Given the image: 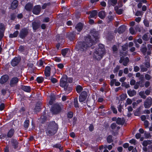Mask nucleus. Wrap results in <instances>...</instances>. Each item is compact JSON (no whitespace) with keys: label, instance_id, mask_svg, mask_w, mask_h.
<instances>
[{"label":"nucleus","instance_id":"obj_1","mask_svg":"<svg viewBox=\"0 0 152 152\" xmlns=\"http://www.w3.org/2000/svg\"><path fill=\"white\" fill-rule=\"evenodd\" d=\"M99 38L98 34L97 33H91L84 38L83 42H80L76 45V48L77 50L83 52H88L90 47L96 42Z\"/></svg>","mask_w":152,"mask_h":152},{"label":"nucleus","instance_id":"obj_2","mask_svg":"<svg viewBox=\"0 0 152 152\" xmlns=\"http://www.w3.org/2000/svg\"><path fill=\"white\" fill-rule=\"evenodd\" d=\"M104 45L102 44L99 45V48H96L93 54V57L98 60H100L104 53Z\"/></svg>","mask_w":152,"mask_h":152},{"label":"nucleus","instance_id":"obj_3","mask_svg":"<svg viewBox=\"0 0 152 152\" xmlns=\"http://www.w3.org/2000/svg\"><path fill=\"white\" fill-rule=\"evenodd\" d=\"M67 80V76H63L61 79L60 85L61 87L63 88L65 91H66V93L68 94L71 91L72 89L71 87L68 86V84L66 82Z\"/></svg>","mask_w":152,"mask_h":152},{"label":"nucleus","instance_id":"obj_4","mask_svg":"<svg viewBox=\"0 0 152 152\" xmlns=\"http://www.w3.org/2000/svg\"><path fill=\"white\" fill-rule=\"evenodd\" d=\"M58 125L54 122L50 124L46 131V133L51 135L55 134L58 129Z\"/></svg>","mask_w":152,"mask_h":152},{"label":"nucleus","instance_id":"obj_5","mask_svg":"<svg viewBox=\"0 0 152 152\" xmlns=\"http://www.w3.org/2000/svg\"><path fill=\"white\" fill-rule=\"evenodd\" d=\"M152 104V99L150 97L147 98L144 103V107L148 108L150 107Z\"/></svg>","mask_w":152,"mask_h":152},{"label":"nucleus","instance_id":"obj_6","mask_svg":"<svg viewBox=\"0 0 152 152\" xmlns=\"http://www.w3.org/2000/svg\"><path fill=\"white\" fill-rule=\"evenodd\" d=\"M60 110L61 107L59 104H55L52 108L51 111L53 113L56 114L60 111Z\"/></svg>","mask_w":152,"mask_h":152},{"label":"nucleus","instance_id":"obj_7","mask_svg":"<svg viewBox=\"0 0 152 152\" xmlns=\"http://www.w3.org/2000/svg\"><path fill=\"white\" fill-rule=\"evenodd\" d=\"M87 96V93L86 91L82 92L79 97V101L80 102H83L86 99Z\"/></svg>","mask_w":152,"mask_h":152},{"label":"nucleus","instance_id":"obj_8","mask_svg":"<svg viewBox=\"0 0 152 152\" xmlns=\"http://www.w3.org/2000/svg\"><path fill=\"white\" fill-rule=\"evenodd\" d=\"M18 82V79L17 77H14L10 80V85L12 86L16 84Z\"/></svg>","mask_w":152,"mask_h":152},{"label":"nucleus","instance_id":"obj_9","mask_svg":"<svg viewBox=\"0 0 152 152\" xmlns=\"http://www.w3.org/2000/svg\"><path fill=\"white\" fill-rule=\"evenodd\" d=\"M9 79L8 75H5L2 76L0 79V83L3 84L6 82Z\"/></svg>","mask_w":152,"mask_h":152},{"label":"nucleus","instance_id":"obj_10","mask_svg":"<svg viewBox=\"0 0 152 152\" xmlns=\"http://www.w3.org/2000/svg\"><path fill=\"white\" fill-rule=\"evenodd\" d=\"M41 7L37 5L34 7L33 10V13L36 15H38L40 11Z\"/></svg>","mask_w":152,"mask_h":152},{"label":"nucleus","instance_id":"obj_11","mask_svg":"<svg viewBox=\"0 0 152 152\" xmlns=\"http://www.w3.org/2000/svg\"><path fill=\"white\" fill-rule=\"evenodd\" d=\"M20 61V58L15 57L11 61V64L13 66H15L19 63Z\"/></svg>","mask_w":152,"mask_h":152},{"label":"nucleus","instance_id":"obj_12","mask_svg":"<svg viewBox=\"0 0 152 152\" xmlns=\"http://www.w3.org/2000/svg\"><path fill=\"white\" fill-rule=\"evenodd\" d=\"M129 62V59L128 58L126 57L125 59H123V56L121 57V59L120 60V62L121 63L123 62V64L125 66L127 65Z\"/></svg>","mask_w":152,"mask_h":152},{"label":"nucleus","instance_id":"obj_13","mask_svg":"<svg viewBox=\"0 0 152 152\" xmlns=\"http://www.w3.org/2000/svg\"><path fill=\"white\" fill-rule=\"evenodd\" d=\"M50 68L49 66H47L46 67L45 73L46 77H49L50 75Z\"/></svg>","mask_w":152,"mask_h":152},{"label":"nucleus","instance_id":"obj_14","mask_svg":"<svg viewBox=\"0 0 152 152\" xmlns=\"http://www.w3.org/2000/svg\"><path fill=\"white\" fill-rule=\"evenodd\" d=\"M4 31V26L2 24H0V40L3 36Z\"/></svg>","mask_w":152,"mask_h":152},{"label":"nucleus","instance_id":"obj_15","mask_svg":"<svg viewBox=\"0 0 152 152\" xmlns=\"http://www.w3.org/2000/svg\"><path fill=\"white\" fill-rule=\"evenodd\" d=\"M62 54L64 56H65L67 54H69L70 53V51L69 49L66 48L62 50Z\"/></svg>","mask_w":152,"mask_h":152},{"label":"nucleus","instance_id":"obj_16","mask_svg":"<svg viewBox=\"0 0 152 152\" xmlns=\"http://www.w3.org/2000/svg\"><path fill=\"white\" fill-rule=\"evenodd\" d=\"M18 5V1L17 0H14L12 2V3L11 6V8L12 9H15L17 7Z\"/></svg>","mask_w":152,"mask_h":152},{"label":"nucleus","instance_id":"obj_17","mask_svg":"<svg viewBox=\"0 0 152 152\" xmlns=\"http://www.w3.org/2000/svg\"><path fill=\"white\" fill-rule=\"evenodd\" d=\"M125 29V26H122L118 28V31L119 33H122L124 31Z\"/></svg>","mask_w":152,"mask_h":152},{"label":"nucleus","instance_id":"obj_18","mask_svg":"<svg viewBox=\"0 0 152 152\" xmlns=\"http://www.w3.org/2000/svg\"><path fill=\"white\" fill-rule=\"evenodd\" d=\"M125 122V120L124 118L121 119L120 118H118L116 120V122L118 124L122 125Z\"/></svg>","mask_w":152,"mask_h":152},{"label":"nucleus","instance_id":"obj_19","mask_svg":"<svg viewBox=\"0 0 152 152\" xmlns=\"http://www.w3.org/2000/svg\"><path fill=\"white\" fill-rule=\"evenodd\" d=\"M106 15L105 12L104 11H102L99 13V16L101 19L104 18Z\"/></svg>","mask_w":152,"mask_h":152},{"label":"nucleus","instance_id":"obj_20","mask_svg":"<svg viewBox=\"0 0 152 152\" xmlns=\"http://www.w3.org/2000/svg\"><path fill=\"white\" fill-rule=\"evenodd\" d=\"M83 28V25L81 23H78L75 27V28L79 31H80Z\"/></svg>","mask_w":152,"mask_h":152},{"label":"nucleus","instance_id":"obj_21","mask_svg":"<svg viewBox=\"0 0 152 152\" xmlns=\"http://www.w3.org/2000/svg\"><path fill=\"white\" fill-rule=\"evenodd\" d=\"M127 93L130 96H133L136 94V91L134 90H129L128 91Z\"/></svg>","mask_w":152,"mask_h":152},{"label":"nucleus","instance_id":"obj_22","mask_svg":"<svg viewBox=\"0 0 152 152\" xmlns=\"http://www.w3.org/2000/svg\"><path fill=\"white\" fill-rule=\"evenodd\" d=\"M152 142L149 140H145L142 143V145L144 147H146L148 145L151 144Z\"/></svg>","mask_w":152,"mask_h":152},{"label":"nucleus","instance_id":"obj_23","mask_svg":"<svg viewBox=\"0 0 152 152\" xmlns=\"http://www.w3.org/2000/svg\"><path fill=\"white\" fill-rule=\"evenodd\" d=\"M18 33L19 32L18 31H16L13 34H10L9 37L11 38L16 37H17Z\"/></svg>","mask_w":152,"mask_h":152},{"label":"nucleus","instance_id":"obj_24","mask_svg":"<svg viewBox=\"0 0 152 152\" xmlns=\"http://www.w3.org/2000/svg\"><path fill=\"white\" fill-rule=\"evenodd\" d=\"M22 88L23 91L27 92H29L30 91V88L29 86H23Z\"/></svg>","mask_w":152,"mask_h":152},{"label":"nucleus","instance_id":"obj_25","mask_svg":"<svg viewBox=\"0 0 152 152\" xmlns=\"http://www.w3.org/2000/svg\"><path fill=\"white\" fill-rule=\"evenodd\" d=\"M32 25L33 29L34 30L37 29L39 26V23L35 22L32 23Z\"/></svg>","mask_w":152,"mask_h":152},{"label":"nucleus","instance_id":"obj_26","mask_svg":"<svg viewBox=\"0 0 152 152\" xmlns=\"http://www.w3.org/2000/svg\"><path fill=\"white\" fill-rule=\"evenodd\" d=\"M97 12L95 10H93L91 12L89 18H94L97 15Z\"/></svg>","mask_w":152,"mask_h":152},{"label":"nucleus","instance_id":"obj_27","mask_svg":"<svg viewBox=\"0 0 152 152\" xmlns=\"http://www.w3.org/2000/svg\"><path fill=\"white\" fill-rule=\"evenodd\" d=\"M14 130L13 129H11L8 132L7 136L9 137H11L14 134Z\"/></svg>","mask_w":152,"mask_h":152},{"label":"nucleus","instance_id":"obj_28","mask_svg":"<svg viewBox=\"0 0 152 152\" xmlns=\"http://www.w3.org/2000/svg\"><path fill=\"white\" fill-rule=\"evenodd\" d=\"M115 9L116 10V12L118 14L120 15L122 13L123 10L122 9H118L117 6L115 7Z\"/></svg>","mask_w":152,"mask_h":152},{"label":"nucleus","instance_id":"obj_29","mask_svg":"<svg viewBox=\"0 0 152 152\" xmlns=\"http://www.w3.org/2000/svg\"><path fill=\"white\" fill-rule=\"evenodd\" d=\"M82 89L83 88L82 87L80 86H77L76 88V91L78 93H80V92Z\"/></svg>","mask_w":152,"mask_h":152},{"label":"nucleus","instance_id":"obj_30","mask_svg":"<svg viewBox=\"0 0 152 152\" xmlns=\"http://www.w3.org/2000/svg\"><path fill=\"white\" fill-rule=\"evenodd\" d=\"M49 79L50 80L51 82L53 83H55L57 82V80L56 78L52 77L50 78Z\"/></svg>","mask_w":152,"mask_h":152},{"label":"nucleus","instance_id":"obj_31","mask_svg":"<svg viewBox=\"0 0 152 152\" xmlns=\"http://www.w3.org/2000/svg\"><path fill=\"white\" fill-rule=\"evenodd\" d=\"M32 7V5L31 4H27L25 6V9L28 10H29Z\"/></svg>","mask_w":152,"mask_h":152},{"label":"nucleus","instance_id":"obj_32","mask_svg":"<svg viewBox=\"0 0 152 152\" xmlns=\"http://www.w3.org/2000/svg\"><path fill=\"white\" fill-rule=\"evenodd\" d=\"M37 80L38 83H40L43 81V78L42 77H37Z\"/></svg>","mask_w":152,"mask_h":152},{"label":"nucleus","instance_id":"obj_33","mask_svg":"<svg viewBox=\"0 0 152 152\" xmlns=\"http://www.w3.org/2000/svg\"><path fill=\"white\" fill-rule=\"evenodd\" d=\"M129 31L130 33L132 34H135L136 33V31H134V28L132 27H131L129 29Z\"/></svg>","mask_w":152,"mask_h":152},{"label":"nucleus","instance_id":"obj_34","mask_svg":"<svg viewBox=\"0 0 152 152\" xmlns=\"http://www.w3.org/2000/svg\"><path fill=\"white\" fill-rule=\"evenodd\" d=\"M139 95L142 98L145 99L146 98V96L145 95L143 91H140L139 93Z\"/></svg>","mask_w":152,"mask_h":152},{"label":"nucleus","instance_id":"obj_35","mask_svg":"<svg viewBox=\"0 0 152 152\" xmlns=\"http://www.w3.org/2000/svg\"><path fill=\"white\" fill-rule=\"evenodd\" d=\"M74 103L75 107H78L77 98H75L74 99Z\"/></svg>","mask_w":152,"mask_h":152},{"label":"nucleus","instance_id":"obj_36","mask_svg":"<svg viewBox=\"0 0 152 152\" xmlns=\"http://www.w3.org/2000/svg\"><path fill=\"white\" fill-rule=\"evenodd\" d=\"M107 141L108 143H111L113 141L112 136L111 135L109 136L107 138Z\"/></svg>","mask_w":152,"mask_h":152},{"label":"nucleus","instance_id":"obj_37","mask_svg":"<svg viewBox=\"0 0 152 152\" xmlns=\"http://www.w3.org/2000/svg\"><path fill=\"white\" fill-rule=\"evenodd\" d=\"M55 99V97L54 96H52L51 97V98L50 101L49 102V104L51 105L52 104L54 100Z\"/></svg>","mask_w":152,"mask_h":152},{"label":"nucleus","instance_id":"obj_38","mask_svg":"<svg viewBox=\"0 0 152 152\" xmlns=\"http://www.w3.org/2000/svg\"><path fill=\"white\" fill-rule=\"evenodd\" d=\"M132 100L131 99H130L129 98H128L127 99L126 102L125 104V105H126L127 104H130L132 103Z\"/></svg>","mask_w":152,"mask_h":152},{"label":"nucleus","instance_id":"obj_39","mask_svg":"<svg viewBox=\"0 0 152 152\" xmlns=\"http://www.w3.org/2000/svg\"><path fill=\"white\" fill-rule=\"evenodd\" d=\"M111 108L113 111L114 113L116 114L117 113V110L113 106H111Z\"/></svg>","mask_w":152,"mask_h":152},{"label":"nucleus","instance_id":"obj_40","mask_svg":"<svg viewBox=\"0 0 152 152\" xmlns=\"http://www.w3.org/2000/svg\"><path fill=\"white\" fill-rule=\"evenodd\" d=\"M26 35V33H23V31H22L20 33V37L21 38H23Z\"/></svg>","mask_w":152,"mask_h":152},{"label":"nucleus","instance_id":"obj_41","mask_svg":"<svg viewBox=\"0 0 152 152\" xmlns=\"http://www.w3.org/2000/svg\"><path fill=\"white\" fill-rule=\"evenodd\" d=\"M128 45L127 43H126L122 47L123 50L124 51H125L127 49Z\"/></svg>","mask_w":152,"mask_h":152},{"label":"nucleus","instance_id":"obj_42","mask_svg":"<svg viewBox=\"0 0 152 152\" xmlns=\"http://www.w3.org/2000/svg\"><path fill=\"white\" fill-rule=\"evenodd\" d=\"M127 97V95L126 94H122L121 96V100H123L126 98Z\"/></svg>","mask_w":152,"mask_h":152},{"label":"nucleus","instance_id":"obj_43","mask_svg":"<svg viewBox=\"0 0 152 152\" xmlns=\"http://www.w3.org/2000/svg\"><path fill=\"white\" fill-rule=\"evenodd\" d=\"M146 50L147 49L146 47H143L141 49V51L143 53L144 55H145Z\"/></svg>","mask_w":152,"mask_h":152},{"label":"nucleus","instance_id":"obj_44","mask_svg":"<svg viewBox=\"0 0 152 152\" xmlns=\"http://www.w3.org/2000/svg\"><path fill=\"white\" fill-rule=\"evenodd\" d=\"M29 121H26L24 122V126L25 128H27L28 126Z\"/></svg>","mask_w":152,"mask_h":152},{"label":"nucleus","instance_id":"obj_45","mask_svg":"<svg viewBox=\"0 0 152 152\" xmlns=\"http://www.w3.org/2000/svg\"><path fill=\"white\" fill-rule=\"evenodd\" d=\"M40 110V106H36L34 108V110L35 112L39 111Z\"/></svg>","mask_w":152,"mask_h":152},{"label":"nucleus","instance_id":"obj_46","mask_svg":"<svg viewBox=\"0 0 152 152\" xmlns=\"http://www.w3.org/2000/svg\"><path fill=\"white\" fill-rule=\"evenodd\" d=\"M73 115V113L72 112H69L68 113V117L69 118H72Z\"/></svg>","mask_w":152,"mask_h":152},{"label":"nucleus","instance_id":"obj_47","mask_svg":"<svg viewBox=\"0 0 152 152\" xmlns=\"http://www.w3.org/2000/svg\"><path fill=\"white\" fill-rule=\"evenodd\" d=\"M144 23L145 26L146 27H148L149 26V23L148 21L146 20H144Z\"/></svg>","mask_w":152,"mask_h":152},{"label":"nucleus","instance_id":"obj_48","mask_svg":"<svg viewBox=\"0 0 152 152\" xmlns=\"http://www.w3.org/2000/svg\"><path fill=\"white\" fill-rule=\"evenodd\" d=\"M111 2L112 3V4L113 6L115 5L117 3V1L116 0H111Z\"/></svg>","mask_w":152,"mask_h":152},{"label":"nucleus","instance_id":"obj_49","mask_svg":"<svg viewBox=\"0 0 152 152\" xmlns=\"http://www.w3.org/2000/svg\"><path fill=\"white\" fill-rule=\"evenodd\" d=\"M136 77H140V79H141L143 77V76H141L140 73H137L136 74Z\"/></svg>","mask_w":152,"mask_h":152},{"label":"nucleus","instance_id":"obj_50","mask_svg":"<svg viewBox=\"0 0 152 152\" xmlns=\"http://www.w3.org/2000/svg\"><path fill=\"white\" fill-rule=\"evenodd\" d=\"M116 80L115 79H112L110 81V85L111 86H112L114 85V84L115 83Z\"/></svg>","mask_w":152,"mask_h":152},{"label":"nucleus","instance_id":"obj_51","mask_svg":"<svg viewBox=\"0 0 152 152\" xmlns=\"http://www.w3.org/2000/svg\"><path fill=\"white\" fill-rule=\"evenodd\" d=\"M4 107V104L3 103H2L0 105V110H3Z\"/></svg>","mask_w":152,"mask_h":152},{"label":"nucleus","instance_id":"obj_52","mask_svg":"<svg viewBox=\"0 0 152 152\" xmlns=\"http://www.w3.org/2000/svg\"><path fill=\"white\" fill-rule=\"evenodd\" d=\"M58 67L60 69H62L64 67V66L62 64H59L57 65Z\"/></svg>","mask_w":152,"mask_h":152},{"label":"nucleus","instance_id":"obj_53","mask_svg":"<svg viewBox=\"0 0 152 152\" xmlns=\"http://www.w3.org/2000/svg\"><path fill=\"white\" fill-rule=\"evenodd\" d=\"M148 36L147 34H145L142 37V39L145 41L148 40Z\"/></svg>","mask_w":152,"mask_h":152},{"label":"nucleus","instance_id":"obj_54","mask_svg":"<svg viewBox=\"0 0 152 152\" xmlns=\"http://www.w3.org/2000/svg\"><path fill=\"white\" fill-rule=\"evenodd\" d=\"M145 78L147 80H149L151 79V77L149 75L146 74L145 76Z\"/></svg>","mask_w":152,"mask_h":152},{"label":"nucleus","instance_id":"obj_55","mask_svg":"<svg viewBox=\"0 0 152 152\" xmlns=\"http://www.w3.org/2000/svg\"><path fill=\"white\" fill-rule=\"evenodd\" d=\"M134 40H136L137 42L139 44H141L142 43V40L141 39H135Z\"/></svg>","mask_w":152,"mask_h":152},{"label":"nucleus","instance_id":"obj_56","mask_svg":"<svg viewBox=\"0 0 152 152\" xmlns=\"http://www.w3.org/2000/svg\"><path fill=\"white\" fill-rule=\"evenodd\" d=\"M94 129V127L91 124L90 125V126L89 127V129L90 131H92Z\"/></svg>","mask_w":152,"mask_h":152},{"label":"nucleus","instance_id":"obj_57","mask_svg":"<svg viewBox=\"0 0 152 152\" xmlns=\"http://www.w3.org/2000/svg\"><path fill=\"white\" fill-rule=\"evenodd\" d=\"M144 124L146 128L148 127V122L147 121H145L144 122Z\"/></svg>","mask_w":152,"mask_h":152},{"label":"nucleus","instance_id":"obj_58","mask_svg":"<svg viewBox=\"0 0 152 152\" xmlns=\"http://www.w3.org/2000/svg\"><path fill=\"white\" fill-rule=\"evenodd\" d=\"M120 68V67L119 66H117L116 68H115L114 72V73L117 72L118 71L119 69Z\"/></svg>","mask_w":152,"mask_h":152},{"label":"nucleus","instance_id":"obj_59","mask_svg":"<svg viewBox=\"0 0 152 152\" xmlns=\"http://www.w3.org/2000/svg\"><path fill=\"white\" fill-rule=\"evenodd\" d=\"M142 15V12H141L137 11L135 13L136 15L137 16H140Z\"/></svg>","mask_w":152,"mask_h":152},{"label":"nucleus","instance_id":"obj_60","mask_svg":"<svg viewBox=\"0 0 152 152\" xmlns=\"http://www.w3.org/2000/svg\"><path fill=\"white\" fill-rule=\"evenodd\" d=\"M139 68L137 66H135L134 67V70L135 72H137L139 70Z\"/></svg>","mask_w":152,"mask_h":152},{"label":"nucleus","instance_id":"obj_61","mask_svg":"<svg viewBox=\"0 0 152 152\" xmlns=\"http://www.w3.org/2000/svg\"><path fill=\"white\" fill-rule=\"evenodd\" d=\"M134 42L135 44L136 47L137 48H139L140 47V46L139 45L137 44L138 42H137V41L136 40H134Z\"/></svg>","mask_w":152,"mask_h":152},{"label":"nucleus","instance_id":"obj_62","mask_svg":"<svg viewBox=\"0 0 152 152\" xmlns=\"http://www.w3.org/2000/svg\"><path fill=\"white\" fill-rule=\"evenodd\" d=\"M116 124L115 123H113L111 125V127L112 129H114L116 127Z\"/></svg>","mask_w":152,"mask_h":152},{"label":"nucleus","instance_id":"obj_63","mask_svg":"<svg viewBox=\"0 0 152 152\" xmlns=\"http://www.w3.org/2000/svg\"><path fill=\"white\" fill-rule=\"evenodd\" d=\"M135 83V81L134 80H132L130 82V84L132 85H134Z\"/></svg>","mask_w":152,"mask_h":152},{"label":"nucleus","instance_id":"obj_64","mask_svg":"<svg viewBox=\"0 0 152 152\" xmlns=\"http://www.w3.org/2000/svg\"><path fill=\"white\" fill-rule=\"evenodd\" d=\"M135 142V140L134 139H132L129 141V142L131 144H134Z\"/></svg>","mask_w":152,"mask_h":152}]
</instances>
